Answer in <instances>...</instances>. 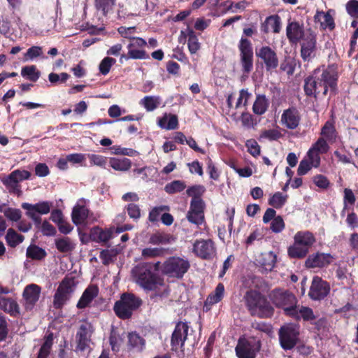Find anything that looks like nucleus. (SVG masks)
<instances>
[{
	"label": "nucleus",
	"instance_id": "1",
	"mask_svg": "<svg viewBox=\"0 0 358 358\" xmlns=\"http://www.w3.org/2000/svg\"><path fill=\"white\" fill-rule=\"evenodd\" d=\"M338 73L336 65L331 64L323 69H316L313 73L305 78L303 90L308 97L317 99L322 92L326 96L329 92L330 97L338 94Z\"/></svg>",
	"mask_w": 358,
	"mask_h": 358
},
{
	"label": "nucleus",
	"instance_id": "2",
	"mask_svg": "<svg viewBox=\"0 0 358 358\" xmlns=\"http://www.w3.org/2000/svg\"><path fill=\"white\" fill-rule=\"evenodd\" d=\"M161 262H142L134 266L131 275L133 281L146 292L157 291L165 286L164 278L159 274Z\"/></svg>",
	"mask_w": 358,
	"mask_h": 358
},
{
	"label": "nucleus",
	"instance_id": "3",
	"mask_svg": "<svg viewBox=\"0 0 358 358\" xmlns=\"http://www.w3.org/2000/svg\"><path fill=\"white\" fill-rule=\"evenodd\" d=\"M245 306L252 316L271 318L275 309L267 297L257 290H249L244 296Z\"/></svg>",
	"mask_w": 358,
	"mask_h": 358
},
{
	"label": "nucleus",
	"instance_id": "4",
	"mask_svg": "<svg viewBox=\"0 0 358 358\" xmlns=\"http://www.w3.org/2000/svg\"><path fill=\"white\" fill-rule=\"evenodd\" d=\"M271 304L280 309L286 316H294L299 303L296 296L290 290L281 287L272 289L268 294Z\"/></svg>",
	"mask_w": 358,
	"mask_h": 358
},
{
	"label": "nucleus",
	"instance_id": "5",
	"mask_svg": "<svg viewBox=\"0 0 358 358\" xmlns=\"http://www.w3.org/2000/svg\"><path fill=\"white\" fill-rule=\"evenodd\" d=\"M316 238L309 231H299L294 236V243L287 248V255L291 259H301L307 256Z\"/></svg>",
	"mask_w": 358,
	"mask_h": 358
},
{
	"label": "nucleus",
	"instance_id": "6",
	"mask_svg": "<svg viewBox=\"0 0 358 358\" xmlns=\"http://www.w3.org/2000/svg\"><path fill=\"white\" fill-rule=\"evenodd\" d=\"M189 261L178 256L168 257L163 263L161 262V272L169 278L182 279L190 268Z\"/></svg>",
	"mask_w": 358,
	"mask_h": 358
},
{
	"label": "nucleus",
	"instance_id": "7",
	"mask_svg": "<svg viewBox=\"0 0 358 358\" xmlns=\"http://www.w3.org/2000/svg\"><path fill=\"white\" fill-rule=\"evenodd\" d=\"M142 304V300L134 294L124 292L121 294L113 307L115 315L121 320L130 319L133 313Z\"/></svg>",
	"mask_w": 358,
	"mask_h": 358
},
{
	"label": "nucleus",
	"instance_id": "8",
	"mask_svg": "<svg viewBox=\"0 0 358 358\" xmlns=\"http://www.w3.org/2000/svg\"><path fill=\"white\" fill-rule=\"evenodd\" d=\"M147 46V42L141 37L132 38L129 41L127 48L128 52L127 54H122L120 57V62L122 64L124 61L129 59H148L150 58L149 54L145 50Z\"/></svg>",
	"mask_w": 358,
	"mask_h": 358
},
{
	"label": "nucleus",
	"instance_id": "9",
	"mask_svg": "<svg viewBox=\"0 0 358 358\" xmlns=\"http://www.w3.org/2000/svg\"><path fill=\"white\" fill-rule=\"evenodd\" d=\"M299 327L289 324L280 327L278 332L279 341L285 350L293 349L299 341Z\"/></svg>",
	"mask_w": 358,
	"mask_h": 358
},
{
	"label": "nucleus",
	"instance_id": "10",
	"mask_svg": "<svg viewBox=\"0 0 358 358\" xmlns=\"http://www.w3.org/2000/svg\"><path fill=\"white\" fill-rule=\"evenodd\" d=\"M256 57L260 64L267 72H273L279 66V59L276 51L268 45H263L255 50Z\"/></svg>",
	"mask_w": 358,
	"mask_h": 358
},
{
	"label": "nucleus",
	"instance_id": "11",
	"mask_svg": "<svg viewBox=\"0 0 358 358\" xmlns=\"http://www.w3.org/2000/svg\"><path fill=\"white\" fill-rule=\"evenodd\" d=\"M238 50L242 72L248 76L253 69L254 55L250 41L245 38H241L238 44Z\"/></svg>",
	"mask_w": 358,
	"mask_h": 358
},
{
	"label": "nucleus",
	"instance_id": "12",
	"mask_svg": "<svg viewBox=\"0 0 358 358\" xmlns=\"http://www.w3.org/2000/svg\"><path fill=\"white\" fill-rule=\"evenodd\" d=\"M73 278H65L60 282L53 299V306L56 309L62 308L71 297L74 287Z\"/></svg>",
	"mask_w": 358,
	"mask_h": 358
},
{
	"label": "nucleus",
	"instance_id": "13",
	"mask_svg": "<svg viewBox=\"0 0 358 358\" xmlns=\"http://www.w3.org/2000/svg\"><path fill=\"white\" fill-rule=\"evenodd\" d=\"M330 290L329 283L315 275L313 278L308 295L313 301H321L329 295Z\"/></svg>",
	"mask_w": 358,
	"mask_h": 358
},
{
	"label": "nucleus",
	"instance_id": "14",
	"mask_svg": "<svg viewBox=\"0 0 358 358\" xmlns=\"http://www.w3.org/2000/svg\"><path fill=\"white\" fill-rule=\"evenodd\" d=\"M206 208V203L203 199H191L189 209L187 213V220L199 226L204 222V210Z\"/></svg>",
	"mask_w": 358,
	"mask_h": 358
},
{
	"label": "nucleus",
	"instance_id": "15",
	"mask_svg": "<svg viewBox=\"0 0 358 358\" xmlns=\"http://www.w3.org/2000/svg\"><path fill=\"white\" fill-rule=\"evenodd\" d=\"M316 35L310 31L301 42V57L304 62L311 61L316 55Z\"/></svg>",
	"mask_w": 358,
	"mask_h": 358
},
{
	"label": "nucleus",
	"instance_id": "16",
	"mask_svg": "<svg viewBox=\"0 0 358 358\" xmlns=\"http://www.w3.org/2000/svg\"><path fill=\"white\" fill-rule=\"evenodd\" d=\"M335 259V256L330 253L317 252L308 257L305 261V266L308 268H327L331 264Z\"/></svg>",
	"mask_w": 358,
	"mask_h": 358
},
{
	"label": "nucleus",
	"instance_id": "17",
	"mask_svg": "<svg viewBox=\"0 0 358 358\" xmlns=\"http://www.w3.org/2000/svg\"><path fill=\"white\" fill-rule=\"evenodd\" d=\"M189 326L187 322H178L171 336V350L177 351L182 348L187 337Z\"/></svg>",
	"mask_w": 358,
	"mask_h": 358
},
{
	"label": "nucleus",
	"instance_id": "18",
	"mask_svg": "<svg viewBox=\"0 0 358 358\" xmlns=\"http://www.w3.org/2000/svg\"><path fill=\"white\" fill-rule=\"evenodd\" d=\"M193 252L202 259H210L215 253L214 242L210 240H196L193 245Z\"/></svg>",
	"mask_w": 358,
	"mask_h": 358
},
{
	"label": "nucleus",
	"instance_id": "19",
	"mask_svg": "<svg viewBox=\"0 0 358 358\" xmlns=\"http://www.w3.org/2000/svg\"><path fill=\"white\" fill-rule=\"evenodd\" d=\"M93 331V325L87 321L80 326L76 334L77 348L79 350L85 351L89 347Z\"/></svg>",
	"mask_w": 358,
	"mask_h": 358
},
{
	"label": "nucleus",
	"instance_id": "20",
	"mask_svg": "<svg viewBox=\"0 0 358 358\" xmlns=\"http://www.w3.org/2000/svg\"><path fill=\"white\" fill-rule=\"evenodd\" d=\"M41 288L36 284H30L25 287L23 291V299H24V308L27 310H31L38 301Z\"/></svg>",
	"mask_w": 358,
	"mask_h": 358
},
{
	"label": "nucleus",
	"instance_id": "21",
	"mask_svg": "<svg viewBox=\"0 0 358 358\" xmlns=\"http://www.w3.org/2000/svg\"><path fill=\"white\" fill-rule=\"evenodd\" d=\"M286 35L289 43L296 44L303 39L306 33L304 32L303 24H300L298 22L294 21L287 24Z\"/></svg>",
	"mask_w": 358,
	"mask_h": 358
},
{
	"label": "nucleus",
	"instance_id": "22",
	"mask_svg": "<svg viewBox=\"0 0 358 358\" xmlns=\"http://www.w3.org/2000/svg\"><path fill=\"white\" fill-rule=\"evenodd\" d=\"M300 120L299 113L294 107L285 110L281 116L282 123L289 129H296L299 124Z\"/></svg>",
	"mask_w": 358,
	"mask_h": 358
},
{
	"label": "nucleus",
	"instance_id": "23",
	"mask_svg": "<svg viewBox=\"0 0 358 358\" xmlns=\"http://www.w3.org/2000/svg\"><path fill=\"white\" fill-rule=\"evenodd\" d=\"M90 237L94 242L106 243L113 238L112 227L105 229L99 226L94 227L90 230Z\"/></svg>",
	"mask_w": 358,
	"mask_h": 358
},
{
	"label": "nucleus",
	"instance_id": "24",
	"mask_svg": "<svg viewBox=\"0 0 358 358\" xmlns=\"http://www.w3.org/2000/svg\"><path fill=\"white\" fill-rule=\"evenodd\" d=\"M281 18L277 15H271L266 18L261 24V31L264 34H268L270 31L278 34L281 29Z\"/></svg>",
	"mask_w": 358,
	"mask_h": 358
},
{
	"label": "nucleus",
	"instance_id": "25",
	"mask_svg": "<svg viewBox=\"0 0 358 358\" xmlns=\"http://www.w3.org/2000/svg\"><path fill=\"white\" fill-rule=\"evenodd\" d=\"M235 350L238 358H255L256 356L254 345L246 340H239Z\"/></svg>",
	"mask_w": 358,
	"mask_h": 358
},
{
	"label": "nucleus",
	"instance_id": "26",
	"mask_svg": "<svg viewBox=\"0 0 358 358\" xmlns=\"http://www.w3.org/2000/svg\"><path fill=\"white\" fill-rule=\"evenodd\" d=\"M276 260V255L273 252L269 251L261 253L257 261L263 270L262 272L267 273L273 269Z\"/></svg>",
	"mask_w": 358,
	"mask_h": 358
},
{
	"label": "nucleus",
	"instance_id": "27",
	"mask_svg": "<svg viewBox=\"0 0 358 358\" xmlns=\"http://www.w3.org/2000/svg\"><path fill=\"white\" fill-rule=\"evenodd\" d=\"M99 289L96 285H90L83 292L81 297L80 298L77 308L78 309H83L87 307L93 299L98 295Z\"/></svg>",
	"mask_w": 358,
	"mask_h": 358
},
{
	"label": "nucleus",
	"instance_id": "28",
	"mask_svg": "<svg viewBox=\"0 0 358 358\" xmlns=\"http://www.w3.org/2000/svg\"><path fill=\"white\" fill-rule=\"evenodd\" d=\"M89 209L83 205H76L71 212L72 222L76 226L86 224L87 219L89 216Z\"/></svg>",
	"mask_w": 358,
	"mask_h": 358
},
{
	"label": "nucleus",
	"instance_id": "29",
	"mask_svg": "<svg viewBox=\"0 0 358 358\" xmlns=\"http://www.w3.org/2000/svg\"><path fill=\"white\" fill-rule=\"evenodd\" d=\"M21 206L25 210L31 211L38 215H46L50 212L52 203L47 201H41L35 204L22 203Z\"/></svg>",
	"mask_w": 358,
	"mask_h": 358
},
{
	"label": "nucleus",
	"instance_id": "30",
	"mask_svg": "<svg viewBox=\"0 0 358 358\" xmlns=\"http://www.w3.org/2000/svg\"><path fill=\"white\" fill-rule=\"evenodd\" d=\"M224 295V286L220 282L216 286L213 292L210 293L204 302V307L209 310L213 305L221 301Z\"/></svg>",
	"mask_w": 358,
	"mask_h": 358
},
{
	"label": "nucleus",
	"instance_id": "31",
	"mask_svg": "<svg viewBox=\"0 0 358 358\" xmlns=\"http://www.w3.org/2000/svg\"><path fill=\"white\" fill-rule=\"evenodd\" d=\"M127 348L129 350L142 352L145 347V340L136 331L130 332L127 335Z\"/></svg>",
	"mask_w": 358,
	"mask_h": 358
},
{
	"label": "nucleus",
	"instance_id": "32",
	"mask_svg": "<svg viewBox=\"0 0 358 358\" xmlns=\"http://www.w3.org/2000/svg\"><path fill=\"white\" fill-rule=\"evenodd\" d=\"M321 138H324L329 143L336 141L338 132L335 126V121L332 120H327L321 129Z\"/></svg>",
	"mask_w": 358,
	"mask_h": 358
},
{
	"label": "nucleus",
	"instance_id": "33",
	"mask_svg": "<svg viewBox=\"0 0 358 358\" xmlns=\"http://www.w3.org/2000/svg\"><path fill=\"white\" fill-rule=\"evenodd\" d=\"M169 248L162 247L159 248H152L147 247L141 251V259H150L157 257H164L165 255L170 254Z\"/></svg>",
	"mask_w": 358,
	"mask_h": 358
},
{
	"label": "nucleus",
	"instance_id": "34",
	"mask_svg": "<svg viewBox=\"0 0 358 358\" xmlns=\"http://www.w3.org/2000/svg\"><path fill=\"white\" fill-rule=\"evenodd\" d=\"M314 18L316 22L320 23L322 29L328 28L329 30H333L335 28L334 20L329 12L317 10Z\"/></svg>",
	"mask_w": 358,
	"mask_h": 358
},
{
	"label": "nucleus",
	"instance_id": "35",
	"mask_svg": "<svg viewBox=\"0 0 358 358\" xmlns=\"http://www.w3.org/2000/svg\"><path fill=\"white\" fill-rule=\"evenodd\" d=\"M295 312L296 314L294 316H289V317L296 321L303 319L304 321L308 322L314 320L316 318L313 309L307 306H299L297 304L296 308H295Z\"/></svg>",
	"mask_w": 358,
	"mask_h": 358
},
{
	"label": "nucleus",
	"instance_id": "36",
	"mask_svg": "<svg viewBox=\"0 0 358 358\" xmlns=\"http://www.w3.org/2000/svg\"><path fill=\"white\" fill-rule=\"evenodd\" d=\"M54 335L52 332H49L44 336V341L41 346L36 358H48L50 355L53 345Z\"/></svg>",
	"mask_w": 358,
	"mask_h": 358
},
{
	"label": "nucleus",
	"instance_id": "37",
	"mask_svg": "<svg viewBox=\"0 0 358 358\" xmlns=\"http://www.w3.org/2000/svg\"><path fill=\"white\" fill-rule=\"evenodd\" d=\"M269 106V101L264 94H257L252 106V111L257 115L264 114Z\"/></svg>",
	"mask_w": 358,
	"mask_h": 358
},
{
	"label": "nucleus",
	"instance_id": "38",
	"mask_svg": "<svg viewBox=\"0 0 358 358\" xmlns=\"http://www.w3.org/2000/svg\"><path fill=\"white\" fill-rule=\"evenodd\" d=\"M57 250L62 253H69L75 248V244L69 237H61L55 240Z\"/></svg>",
	"mask_w": 358,
	"mask_h": 358
},
{
	"label": "nucleus",
	"instance_id": "39",
	"mask_svg": "<svg viewBox=\"0 0 358 358\" xmlns=\"http://www.w3.org/2000/svg\"><path fill=\"white\" fill-rule=\"evenodd\" d=\"M110 166L115 171H127L131 167L132 162L131 159L124 158H111L109 161Z\"/></svg>",
	"mask_w": 358,
	"mask_h": 358
},
{
	"label": "nucleus",
	"instance_id": "40",
	"mask_svg": "<svg viewBox=\"0 0 358 358\" xmlns=\"http://www.w3.org/2000/svg\"><path fill=\"white\" fill-rule=\"evenodd\" d=\"M161 102L162 99L159 96H146L140 101V104L150 112L157 108Z\"/></svg>",
	"mask_w": 358,
	"mask_h": 358
},
{
	"label": "nucleus",
	"instance_id": "41",
	"mask_svg": "<svg viewBox=\"0 0 358 358\" xmlns=\"http://www.w3.org/2000/svg\"><path fill=\"white\" fill-rule=\"evenodd\" d=\"M21 76L31 82H36L40 76L41 72L35 65L25 66L21 69Z\"/></svg>",
	"mask_w": 358,
	"mask_h": 358
},
{
	"label": "nucleus",
	"instance_id": "42",
	"mask_svg": "<svg viewBox=\"0 0 358 358\" xmlns=\"http://www.w3.org/2000/svg\"><path fill=\"white\" fill-rule=\"evenodd\" d=\"M26 255L33 260H42L46 256L45 250L38 245H31L27 249Z\"/></svg>",
	"mask_w": 358,
	"mask_h": 358
},
{
	"label": "nucleus",
	"instance_id": "43",
	"mask_svg": "<svg viewBox=\"0 0 358 358\" xmlns=\"http://www.w3.org/2000/svg\"><path fill=\"white\" fill-rule=\"evenodd\" d=\"M343 193V208L341 211V216L344 215L345 210H350L356 201V197L351 189L345 188Z\"/></svg>",
	"mask_w": 358,
	"mask_h": 358
},
{
	"label": "nucleus",
	"instance_id": "44",
	"mask_svg": "<svg viewBox=\"0 0 358 358\" xmlns=\"http://www.w3.org/2000/svg\"><path fill=\"white\" fill-rule=\"evenodd\" d=\"M173 239V236L169 234L155 233L150 236L149 243L155 245L168 244L170 243Z\"/></svg>",
	"mask_w": 358,
	"mask_h": 358
},
{
	"label": "nucleus",
	"instance_id": "45",
	"mask_svg": "<svg viewBox=\"0 0 358 358\" xmlns=\"http://www.w3.org/2000/svg\"><path fill=\"white\" fill-rule=\"evenodd\" d=\"M186 187L185 181L176 180L167 183L164 187V191L169 194H173L182 192Z\"/></svg>",
	"mask_w": 358,
	"mask_h": 358
},
{
	"label": "nucleus",
	"instance_id": "46",
	"mask_svg": "<svg viewBox=\"0 0 358 358\" xmlns=\"http://www.w3.org/2000/svg\"><path fill=\"white\" fill-rule=\"evenodd\" d=\"M7 244L11 248H15L24 241V236L17 234L13 229L9 228L6 235Z\"/></svg>",
	"mask_w": 358,
	"mask_h": 358
},
{
	"label": "nucleus",
	"instance_id": "47",
	"mask_svg": "<svg viewBox=\"0 0 358 358\" xmlns=\"http://www.w3.org/2000/svg\"><path fill=\"white\" fill-rule=\"evenodd\" d=\"M287 198L288 196L287 194L283 195L282 192H277L268 199V203L272 207L279 209L285 204Z\"/></svg>",
	"mask_w": 358,
	"mask_h": 358
},
{
	"label": "nucleus",
	"instance_id": "48",
	"mask_svg": "<svg viewBox=\"0 0 358 358\" xmlns=\"http://www.w3.org/2000/svg\"><path fill=\"white\" fill-rule=\"evenodd\" d=\"M206 191V187L203 185H194L189 186L187 190L186 194L192 199L199 200L203 199L202 196Z\"/></svg>",
	"mask_w": 358,
	"mask_h": 358
},
{
	"label": "nucleus",
	"instance_id": "49",
	"mask_svg": "<svg viewBox=\"0 0 358 358\" xmlns=\"http://www.w3.org/2000/svg\"><path fill=\"white\" fill-rule=\"evenodd\" d=\"M94 6L100 10L103 15L106 16L108 13L112 10L115 4L116 0H94Z\"/></svg>",
	"mask_w": 358,
	"mask_h": 358
},
{
	"label": "nucleus",
	"instance_id": "50",
	"mask_svg": "<svg viewBox=\"0 0 358 358\" xmlns=\"http://www.w3.org/2000/svg\"><path fill=\"white\" fill-rule=\"evenodd\" d=\"M31 177V173L26 170L16 169L12 171L6 178H9V180L18 183L25 180H29Z\"/></svg>",
	"mask_w": 358,
	"mask_h": 358
},
{
	"label": "nucleus",
	"instance_id": "51",
	"mask_svg": "<svg viewBox=\"0 0 358 358\" xmlns=\"http://www.w3.org/2000/svg\"><path fill=\"white\" fill-rule=\"evenodd\" d=\"M187 31L188 37L187 45L189 50L192 54H194L200 48L197 36H196L195 32L192 29H188Z\"/></svg>",
	"mask_w": 358,
	"mask_h": 358
},
{
	"label": "nucleus",
	"instance_id": "52",
	"mask_svg": "<svg viewBox=\"0 0 358 358\" xmlns=\"http://www.w3.org/2000/svg\"><path fill=\"white\" fill-rule=\"evenodd\" d=\"M328 142L329 141L325 140L324 138L320 137L316 142L313 144L310 148L321 155L326 154L330 148Z\"/></svg>",
	"mask_w": 358,
	"mask_h": 358
},
{
	"label": "nucleus",
	"instance_id": "53",
	"mask_svg": "<svg viewBox=\"0 0 358 358\" xmlns=\"http://www.w3.org/2000/svg\"><path fill=\"white\" fill-rule=\"evenodd\" d=\"M296 64L294 59L288 57L280 64V69L282 71L286 72L288 76H292L294 73Z\"/></svg>",
	"mask_w": 358,
	"mask_h": 358
},
{
	"label": "nucleus",
	"instance_id": "54",
	"mask_svg": "<svg viewBox=\"0 0 358 358\" xmlns=\"http://www.w3.org/2000/svg\"><path fill=\"white\" fill-rule=\"evenodd\" d=\"M115 62H116L115 59H114L113 57H104L101 60V62H100L99 66V69L100 73L103 76L107 75L110 72V70L113 64H115Z\"/></svg>",
	"mask_w": 358,
	"mask_h": 358
},
{
	"label": "nucleus",
	"instance_id": "55",
	"mask_svg": "<svg viewBox=\"0 0 358 358\" xmlns=\"http://www.w3.org/2000/svg\"><path fill=\"white\" fill-rule=\"evenodd\" d=\"M166 122V117H164L161 119L159 122V125L165 128L168 130L176 129L178 127V117L176 115H169V118L167 122V124L165 126L164 123Z\"/></svg>",
	"mask_w": 358,
	"mask_h": 358
},
{
	"label": "nucleus",
	"instance_id": "56",
	"mask_svg": "<svg viewBox=\"0 0 358 358\" xmlns=\"http://www.w3.org/2000/svg\"><path fill=\"white\" fill-rule=\"evenodd\" d=\"M245 147L248 152L254 157H257L260 155L261 147L257 143L256 140L251 138L245 142Z\"/></svg>",
	"mask_w": 358,
	"mask_h": 358
},
{
	"label": "nucleus",
	"instance_id": "57",
	"mask_svg": "<svg viewBox=\"0 0 358 358\" xmlns=\"http://www.w3.org/2000/svg\"><path fill=\"white\" fill-rule=\"evenodd\" d=\"M7 302L6 307L3 310L13 317L18 316L20 315V307L17 301L8 298Z\"/></svg>",
	"mask_w": 358,
	"mask_h": 358
},
{
	"label": "nucleus",
	"instance_id": "58",
	"mask_svg": "<svg viewBox=\"0 0 358 358\" xmlns=\"http://www.w3.org/2000/svg\"><path fill=\"white\" fill-rule=\"evenodd\" d=\"M136 28L135 27H124L121 26L117 29L118 34L124 38H127L129 40V41H132V38H136V36H134V34L136 33Z\"/></svg>",
	"mask_w": 358,
	"mask_h": 358
},
{
	"label": "nucleus",
	"instance_id": "59",
	"mask_svg": "<svg viewBox=\"0 0 358 358\" xmlns=\"http://www.w3.org/2000/svg\"><path fill=\"white\" fill-rule=\"evenodd\" d=\"M43 53L42 48L40 46H31L24 55V60L29 61L40 57Z\"/></svg>",
	"mask_w": 358,
	"mask_h": 358
},
{
	"label": "nucleus",
	"instance_id": "60",
	"mask_svg": "<svg viewBox=\"0 0 358 358\" xmlns=\"http://www.w3.org/2000/svg\"><path fill=\"white\" fill-rule=\"evenodd\" d=\"M3 214L8 220L13 222H17L22 217V212L20 209L10 207L6 208L3 210Z\"/></svg>",
	"mask_w": 358,
	"mask_h": 358
},
{
	"label": "nucleus",
	"instance_id": "61",
	"mask_svg": "<svg viewBox=\"0 0 358 358\" xmlns=\"http://www.w3.org/2000/svg\"><path fill=\"white\" fill-rule=\"evenodd\" d=\"M282 134L280 131L272 129L264 130L260 134V138H266L270 141H277L282 137Z\"/></svg>",
	"mask_w": 358,
	"mask_h": 358
},
{
	"label": "nucleus",
	"instance_id": "62",
	"mask_svg": "<svg viewBox=\"0 0 358 358\" xmlns=\"http://www.w3.org/2000/svg\"><path fill=\"white\" fill-rule=\"evenodd\" d=\"M285 227V224L282 217L280 215H278L271 222L270 229L274 233L281 232Z\"/></svg>",
	"mask_w": 358,
	"mask_h": 358
},
{
	"label": "nucleus",
	"instance_id": "63",
	"mask_svg": "<svg viewBox=\"0 0 358 358\" xmlns=\"http://www.w3.org/2000/svg\"><path fill=\"white\" fill-rule=\"evenodd\" d=\"M314 184L319 188L327 189L330 185L329 179L324 175L317 174L313 178Z\"/></svg>",
	"mask_w": 358,
	"mask_h": 358
},
{
	"label": "nucleus",
	"instance_id": "64",
	"mask_svg": "<svg viewBox=\"0 0 358 358\" xmlns=\"http://www.w3.org/2000/svg\"><path fill=\"white\" fill-rule=\"evenodd\" d=\"M347 13L354 19H358V0H350L346 3Z\"/></svg>",
	"mask_w": 358,
	"mask_h": 358
}]
</instances>
